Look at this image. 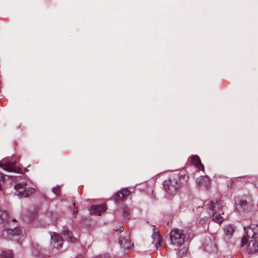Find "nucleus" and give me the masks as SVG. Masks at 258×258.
<instances>
[{"label":"nucleus","instance_id":"1","mask_svg":"<svg viewBox=\"0 0 258 258\" xmlns=\"http://www.w3.org/2000/svg\"><path fill=\"white\" fill-rule=\"evenodd\" d=\"M169 235L172 244L175 246H181L185 242L186 234L183 229L177 228H173L170 231Z\"/></svg>","mask_w":258,"mask_h":258},{"label":"nucleus","instance_id":"2","mask_svg":"<svg viewBox=\"0 0 258 258\" xmlns=\"http://www.w3.org/2000/svg\"><path fill=\"white\" fill-rule=\"evenodd\" d=\"M244 230L246 236H244L241 242V246H244L247 243V237L256 238L258 237V224H252L247 227H245Z\"/></svg>","mask_w":258,"mask_h":258},{"label":"nucleus","instance_id":"3","mask_svg":"<svg viewBox=\"0 0 258 258\" xmlns=\"http://www.w3.org/2000/svg\"><path fill=\"white\" fill-rule=\"evenodd\" d=\"M25 184L24 182L17 183L15 186L16 190L15 195L20 197H27L34 192V188L30 187L26 188Z\"/></svg>","mask_w":258,"mask_h":258},{"label":"nucleus","instance_id":"4","mask_svg":"<svg viewBox=\"0 0 258 258\" xmlns=\"http://www.w3.org/2000/svg\"><path fill=\"white\" fill-rule=\"evenodd\" d=\"M165 189L169 193L172 194L176 192L179 187L180 184L179 182L178 177H174L169 179L163 183Z\"/></svg>","mask_w":258,"mask_h":258},{"label":"nucleus","instance_id":"5","mask_svg":"<svg viewBox=\"0 0 258 258\" xmlns=\"http://www.w3.org/2000/svg\"><path fill=\"white\" fill-rule=\"evenodd\" d=\"M119 243L121 246L125 249H130L133 246V243L131 241L130 235L128 233H123L120 236Z\"/></svg>","mask_w":258,"mask_h":258},{"label":"nucleus","instance_id":"6","mask_svg":"<svg viewBox=\"0 0 258 258\" xmlns=\"http://www.w3.org/2000/svg\"><path fill=\"white\" fill-rule=\"evenodd\" d=\"M51 242L52 247L58 249L61 247L63 243V240L61 237L56 233L51 234Z\"/></svg>","mask_w":258,"mask_h":258},{"label":"nucleus","instance_id":"7","mask_svg":"<svg viewBox=\"0 0 258 258\" xmlns=\"http://www.w3.org/2000/svg\"><path fill=\"white\" fill-rule=\"evenodd\" d=\"M152 239V244L153 245L154 248L157 249L158 247L161 245V243L162 242V239L158 230L154 229Z\"/></svg>","mask_w":258,"mask_h":258},{"label":"nucleus","instance_id":"8","mask_svg":"<svg viewBox=\"0 0 258 258\" xmlns=\"http://www.w3.org/2000/svg\"><path fill=\"white\" fill-rule=\"evenodd\" d=\"M130 194V191L126 188H122L114 195V201L118 202L123 200Z\"/></svg>","mask_w":258,"mask_h":258},{"label":"nucleus","instance_id":"9","mask_svg":"<svg viewBox=\"0 0 258 258\" xmlns=\"http://www.w3.org/2000/svg\"><path fill=\"white\" fill-rule=\"evenodd\" d=\"M246 250L249 253H253L258 251V241L255 239L250 240L247 246Z\"/></svg>","mask_w":258,"mask_h":258},{"label":"nucleus","instance_id":"10","mask_svg":"<svg viewBox=\"0 0 258 258\" xmlns=\"http://www.w3.org/2000/svg\"><path fill=\"white\" fill-rule=\"evenodd\" d=\"M106 209V208L105 205H94L92 206L90 209V212L91 214H97L100 216L101 213L104 212Z\"/></svg>","mask_w":258,"mask_h":258},{"label":"nucleus","instance_id":"11","mask_svg":"<svg viewBox=\"0 0 258 258\" xmlns=\"http://www.w3.org/2000/svg\"><path fill=\"white\" fill-rule=\"evenodd\" d=\"M61 234L63 235L66 240L68 241L74 242L77 239L73 236L72 233L70 231L67 227L63 226L61 230Z\"/></svg>","mask_w":258,"mask_h":258},{"label":"nucleus","instance_id":"12","mask_svg":"<svg viewBox=\"0 0 258 258\" xmlns=\"http://www.w3.org/2000/svg\"><path fill=\"white\" fill-rule=\"evenodd\" d=\"M223 206V203L221 201H216L215 202L211 201L208 205L209 209L215 211L219 210Z\"/></svg>","mask_w":258,"mask_h":258},{"label":"nucleus","instance_id":"13","mask_svg":"<svg viewBox=\"0 0 258 258\" xmlns=\"http://www.w3.org/2000/svg\"><path fill=\"white\" fill-rule=\"evenodd\" d=\"M190 159L191 163L196 166L199 170H203L204 169V166L201 163V160L198 156H192Z\"/></svg>","mask_w":258,"mask_h":258},{"label":"nucleus","instance_id":"14","mask_svg":"<svg viewBox=\"0 0 258 258\" xmlns=\"http://www.w3.org/2000/svg\"><path fill=\"white\" fill-rule=\"evenodd\" d=\"M234 228L232 225H228L226 226L224 228L225 238L229 239L231 237L234 233Z\"/></svg>","mask_w":258,"mask_h":258},{"label":"nucleus","instance_id":"15","mask_svg":"<svg viewBox=\"0 0 258 258\" xmlns=\"http://www.w3.org/2000/svg\"><path fill=\"white\" fill-rule=\"evenodd\" d=\"M204 247L206 251L211 252L215 249V244L213 240H208L204 244Z\"/></svg>","mask_w":258,"mask_h":258},{"label":"nucleus","instance_id":"16","mask_svg":"<svg viewBox=\"0 0 258 258\" xmlns=\"http://www.w3.org/2000/svg\"><path fill=\"white\" fill-rule=\"evenodd\" d=\"M15 162H9L4 165H3V168L5 170L10 172H16V169L14 167Z\"/></svg>","mask_w":258,"mask_h":258},{"label":"nucleus","instance_id":"17","mask_svg":"<svg viewBox=\"0 0 258 258\" xmlns=\"http://www.w3.org/2000/svg\"><path fill=\"white\" fill-rule=\"evenodd\" d=\"M6 233L8 234H10L12 236L14 235H18L22 233V230L20 228H15V229H8L3 234L5 235V233Z\"/></svg>","mask_w":258,"mask_h":258},{"label":"nucleus","instance_id":"18","mask_svg":"<svg viewBox=\"0 0 258 258\" xmlns=\"http://www.w3.org/2000/svg\"><path fill=\"white\" fill-rule=\"evenodd\" d=\"M223 219V218L220 215V214L215 213L212 215L213 221L219 224L222 223Z\"/></svg>","mask_w":258,"mask_h":258},{"label":"nucleus","instance_id":"19","mask_svg":"<svg viewBox=\"0 0 258 258\" xmlns=\"http://www.w3.org/2000/svg\"><path fill=\"white\" fill-rule=\"evenodd\" d=\"M123 216L124 218L129 219L130 218V210L124 206L122 207Z\"/></svg>","mask_w":258,"mask_h":258},{"label":"nucleus","instance_id":"20","mask_svg":"<svg viewBox=\"0 0 258 258\" xmlns=\"http://www.w3.org/2000/svg\"><path fill=\"white\" fill-rule=\"evenodd\" d=\"M8 214L6 211L3 210L0 208V220L5 221L8 219Z\"/></svg>","mask_w":258,"mask_h":258},{"label":"nucleus","instance_id":"21","mask_svg":"<svg viewBox=\"0 0 258 258\" xmlns=\"http://www.w3.org/2000/svg\"><path fill=\"white\" fill-rule=\"evenodd\" d=\"M3 257L4 258H13V253L12 250L3 251L2 253Z\"/></svg>","mask_w":258,"mask_h":258},{"label":"nucleus","instance_id":"22","mask_svg":"<svg viewBox=\"0 0 258 258\" xmlns=\"http://www.w3.org/2000/svg\"><path fill=\"white\" fill-rule=\"evenodd\" d=\"M187 251V248L185 247H183L182 249L179 250L177 252V255L180 256H183L184 255Z\"/></svg>","mask_w":258,"mask_h":258},{"label":"nucleus","instance_id":"23","mask_svg":"<svg viewBox=\"0 0 258 258\" xmlns=\"http://www.w3.org/2000/svg\"><path fill=\"white\" fill-rule=\"evenodd\" d=\"M206 179V177H203V176H202V177H199V178H198L197 179V182L198 183V184L201 186H203V182Z\"/></svg>","mask_w":258,"mask_h":258},{"label":"nucleus","instance_id":"24","mask_svg":"<svg viewBox=\"0 0 258 258\" xmlns=\"http://www.w3.org/2000/svg\"><path fill=\"white\" fill-rule=\"evenodd\" d=\"M239 205L241 208H243V209H245V207L247 206V203L245 200H241L239 202Z\"/></svg>","mask_w":258,"mask_h":258},{"label":"nucleus","instance_id":"25","mask_svg":"<svg viewBox=\"0 0 258 258\" xmlns=\"http://www.w3.org/2000/svg\"><path fill=\"white\" fill-rule=\"evenodd\" d=\"M5 175L2 173H0V190H2V183L4 181Z\"/></svg>","mask_w":258,"mask_h":258},{"label":"nucleus","instance_id":"26","mask_svg":"<svg viewBox=\"0 0 258 258\" xmlns=\"http://www.w3.org/2000/svg\"><path fill=\"white\" fill-rule=\"evenodd\" d=\"M53 191L56 195H58L60 193V187H56L53 188Z\"/></svg>","mask_w":258,"mask_h":258},{"label":"nucleus","instance_id":"27","mask_svg":"<svg viewBox=\"0 0 258 258\" xmlns=\"http://www.w3.org/2000/svg\"><path fill=\"white\" fill-rule=\"evenodd\" d=\"M123 230V227L121 226H119L118 229H116V231L122 232Z\"/></svg>","mask_w":258,"mask_h":258},{"label":"nucleus","instance_id":"28","mask_svg":"<svg viewBox=\"0 0 258 258\" xmlns=\"http://www.w3.org/2000/svg\"><path fill=\"white\" fill-rule=\"evenodd\" d=\"M78 210L76 208H75V209L74 210V214L76 215L77 213H78Z\"/></svg>","mask_w":258,"mask_h":258},{"label":"nucleus","instance_id":"29","mask_svg":"<svg viewBox=\"0 0 258 258\" xmlns=\"http://www.w3.org/2000/svg\"><path fill=\"white\" fill-rule=\"evenodd\" d=\"M76 258H84V257L82 255H79V256H77Z\"/></svg>","mask_w":258,"mask_h":258},{"label":"nucleus","instance_id":"30","mask_svg":"<svg viewBox=\"0 0 258 258\" xmlns=\"http://www.w3.org/2000/svg\"><path fill=\"white\" fill-rule=\"evenodd\" d=\"M73 206H74V207H75V203H74L73 204Z\"/></svg>","mask_w":258,"mask_h":258}]
</instances>
